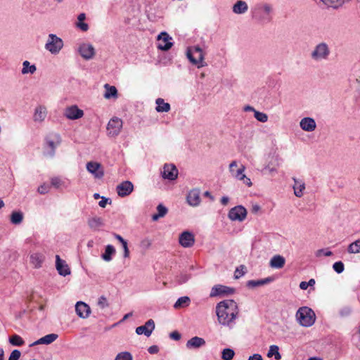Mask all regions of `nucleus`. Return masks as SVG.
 <instances>
[{
    "label": "nucleus",
    "mask_w": 360,
    "mask_h": 360,
    "mask_svg": "<svg viewBox=\"0 0 360 360\" xmlns=\"http://www.w3.org/2000/svg\"><path fill=\"white\" fill-rule=\"evenodd\" d=\"M295 316L299 323L304 327L311 326L316 320L314 311L308 307H302L299 308Z\"/></svg>",
    "instance_id": "nucleus-3"
},
{
    "label": "nucleus",
    "mask_w": 360,
    "mask_h": 360,
    "mask_svg": "<svg viewBox=\"0 0 360 360\" xmlns=\"http://www.w3.org/2000/svg\"><path fill=\"white\" fill-rule=\"evenodd\" d=\"M200 191L198 188L190 191L187 195L186 200L188 203L193 207L198 206L200 202Z\"/></svg>",
    "instance_id": "nucleus-20"
},
{
    "label": "nucleus",
    "mask_w": 360,
    "mask_h": 360,
    "mask_svg": "<svg viewBox=\"0 0 360 360\" xmlns=\"http://www.w3.org/2000/svg\"><path fill=\"white\" fill-rule=\"evenodd\" d=\"M46 117V108L44 106L39 105L35 108L34 113V120L35 122H42Z\"/></svg>",
    "instance_id": "nucleus-29"
},
{
    "label": "nucleus",
    "mask_w": 360,
    "mask_h": 360,
    "mask_svg": "<svg viewBox=\"0 0 360 360\" xmlns=\"http://www.w3.org/2000/svg\"><path fill=\"white\" fill-rule=\"evenodd\" d=\"M64 115L68 119L75 120L81 118L84 115V112L77 105H72L65 109Z\"/></svg>",
    "instance_id": "nucleus-16"
},
{
    "label": "nucleus",
    "mask_w": 360,
    "mask_h": 360,
    "mask_svg": "<svg viewBox=\"0 0 360 360\" xmlns=\"http://www.w3.org/2000/svg\"><path fill=\"white\" fill-rule=\"evenodd\" d=\"M51 184L55 188H58L61 184V180L58 177H53L51 180Z\"/></svg>",
    "instance_id": "nucleus-59"
},
{
    "label": "nucleus",
    "mask_w": 360,
    "mask_h": 360,
    "mask_svg": "<svg viewBox=\"0 0 360 360\" xmlns=\"http://www.w3.org/2000/svg\"><path fill=\"white\" fill-rule=\"evenodd\" d=\"M63 47V39L54 34H49L45 49L52 54H57Z\"/></svg>",
    "instance_id": "nucleus-5"
},
{
    "label": "nucleus",
    "mask_w": 360,
    "mask_h": 360,
    "mask_svg": "<svg viewBox=\"0 0 360 360\" xmlns=\"http://www.w3.org/2000/svg\"><path fill=\"white\" fill-rule=\"evenodd\" d=\"M24 218L21 211H13L11 214V222L13 224L18 225L22 223Z\"/></svg>",
    "instance_id": "nucleus-35"
},
{
    "label": "nucleus",
    "mask_w": 360,
    "mask_h": 360,
    "mask_svg": "<svg viewBox=\"0 0 360 360\" xmlns=\"http://www.w3.org/2000/svg\"><path fill=\"white\" fill-rule=\"evenodd\" d=\"M122 127V120L117 117L110 120L107 126L108 136L111 137L117 136Z\"/></svg>",
    "instance_id": "nucleus-9"
},
{
    "label": "nucleus",
    "mask_w": 360,
    "mask_h": 360,
    "mask_svg": "<svg viewBox=\"0 0 360 360\" xmlns=\"http://www.w3.org/2000/svg\"><path fill=\"white\" fill-rule=\"evenodd\" d=\"M50 186L48 184H44L38 188V192L40 194H46L49 192Z\"/></svg>",
    "instance_id": "nucleus-56"
},
{
    "label": "nucleus",
    "mask_w": 360,
    "mask_h": 360,
    "mask_svg": "<svg viewBox=\"0 0 360 360\" xmlns=\"http://www.w3.org/2000/svg\"><path fill=\"white\" fill-rule=\"evenodd\" d=\"M75 311L79 317L86 319L89 317L91 309L85 302L79 301L75 304Z\"/></svg>",
    "instance_id": "nucleus-19"
},
{
    "label": "nucleus",
    "mask_w": 360,
    "mask_h": 360,
    "mask_svg": "<svg viewBox=\"0 0 360 360\" xmlns=\"http://www.w3.org/2000/svg\"><path fill=\"white\" fill-rule=\"evenodd\" d=\"M235 292V289L223 285H216L212 287L210 292V297H217L220 295H229Z\"/></svg>",
    "instance_id": "nucleus-11"
},
{
    "label": "nucleus",
    "mask_w": 360,
    "mask_h": 360,
    "mask_svg": "<svg viewBox=\"0 0 360 360\" xmlns=\"http://www.w3.org/2000/svg\"><path fill=\"white\" fill-rule=\"evenodd\" d=\"M115 360H133V356L129 352H121L116 355Z\"/></svg>",
    "instance_id": "nucleus-44"
},
{
    "label": "nucleus",
    "mask_w": 360,
    "mask_h": 360,
    "mask_svg": "<svg viewBox=\"0 0 360 360\" xmlns=\"http://www.w3.org/2000/svg\"><path fill=\"white\" fill-rule=\"evenodd\" d=\"M245 266L244 265H240L237 267L234 273V278L238 279L243 276L245 274Z\"/></svg>",
    "instance_id": "nucleus-49"
},
{
    "label": "nucleus",
    "mask_w": 360,
    "mask_h": 360,
    "mask_svg": "<svg viewBox=\"0 0 360 360\" xmlns=\"http://www.w3.org/2000/svg\"><path fill=\"white\" fill-rule=\"evenodd\" d=\"M134 190V185L130 181H124L116 187L117 195L120 197H126L130 195Z\"/></svg>",
    "instance_id": "nucleus-13"
},
{
    "label": "nucleus",
    "mask_w": 360,
    "mask_h": 360,
    "mask_svg": "<svg viewBox=\"0 0 360 360\" xmlns=\"http://www.w3.org/2000/svg\"><path fill=\"white\" fill-rule=\"evenodd\" d=\"M179 242L184 248H191L195 243L194 235L188 231H185L180 234Z\"/></svg>",
    "instance_id": "nucleus-14"
},
{
    "label": "nucleus",
    "mask_w": 360,
    "mask_h": 360,
    "mask_svg": "<svg viewBox=\"0 0 360 360\" xmlns=\"http://www.w3.org/2000/svg\"><path fill=\"white\" fill-rule=\"evenodd\" d=\"M191 300L188 296H183L179 297L175 304L174 307L175 309H179L188 306L190 304Z\"/></svg>",
    "instance_id": "nucleus-39"
},
{
    "label": "nucleus",
    "mask_w": 360,
    "mask_h": 360,
    "mask_svg": "<svg viewBox=\"0 0 360 360\" xmlns=\"http://www.w3.org/2000/svg\"><path fill=\"white\" fill-rule=\"evenodd\" d=\"M235 355V352L233 349L225 348L221 351V359L223 360H232Z\"/></svg>",
    "instance_id": "nucleus-42"
},
{
    "label": "nucleus",
    "mask_w": 360,
    "mask_h": 360,
    "mask_svg": "<svg viewBox=\"0 0 360 360\" xmlns=\"http://www.w3.org/2000/svg\"><path fill=\"white\" fill-rule=\"evenodd\" d=\"M191 276L189 274H181L179 275H178L176 278V282L179 284V285H181L183 283H186L189 279H190Z\"/></svg>",
    "instance_id": "nucleus-46"
},
{
    "label": "nucleus",
    "mask_w": 360,
    "mask_h": 360,
    "mask_svg": "<svg viewBox=\"0 0 360 360\" xmlns=\"http://www.w3.org/2000/svg\"><path fill=\"white\" fill-rule=\"evenodd\" d=\"M79 53L85 60L91 59L95 54V49L90 44H82L79 47Z\"/></svg>",
    "instance_id": "nucleus-18"
},
{
    "label": "nucleus",
    "mask_w": 360,
    "mask_h": 360,
    "mask_svg": "<svg viewBox=\"0 0 360 360\" xmlns=\"http://www.w3.org/2000/svg\"><path fill=\"white\" fill-rule=\"evenodd\" d=\"M229 201V197L227 196H223L221 198V203L223 205H226L228 204Z\"/></svg>",
    "instance_id": "nucleus-64"
},
{
    "label": "nucleus",
    "mask_w": 360,
    "mask_h": 360,
    "mask_svg": "<svg viewBox=\"0 0 360 360\" xmlns=\"http://www.w3.org/2000/svg\"><path fill=\"white\" fill-rule=\"evenodd\" d=\"M292 179L294 181V184L292 186L294 193L297 197L301 198L303 195V191L305 189V184L301 179H298L295 177H293Z\"/></svg>",
    "instance_id": "nucleus-25"
},
{
    "label": "nucleus",
    "mask_w": 360,
    "mask_h": 360,
    "mask_svg": "<svg viewBox=\"0 0 360 360\" xmlns=\"http://www.w3.org/2000/svg\"><path fill=\"white\" fill-rule=\"evenodd\" d=\"M237 167V162L236 161H233L229 165V170L231 174L234 172L233 167Z\"/></svg>",
    "instance_id": "nucleus-62"
},
{
    "label": "nucleus",
    "mask_w": 360,
    "mask_h": 360,
    "mask_svg": "<svg viewBox=\"0 0 360 360\" xmlns=\"http://www.w3.org/2000/svg\"><path fill=\"white\" fill-rule=\"evenodd\" d=\"M255 117L261 122H266L268 120V116L266 113L257 110L255 111Z\"/></svg>",
    "instance_id": "nucleus-48"
},
{
    "label": "nucleus",
    "mask_w": 360,
    "mask_h": 360,
    "mask_svg": "<svg viewBox=\"0 0 360 360\" xmlns=\"http://www.w3.org/2000/svg\"><path fill=\"white\" fill-rule=\"evenodd\" d=\"M247 216V210L243 205H236L231 208L228 214V217L231 221H243Z\"/></svg>",
    "instance_id": "nucleus-8"
},
{
    "label": "nucleus",
    "mask_w": 360,
    "mask_h": 360,
    "mask_svg": "<svg viewBox=\"0 0 360 360\" xmlns=\"http://www.w3.org/2000/svg\"><path fill=\"white\" fill-rule=\"evenodd\" d=\"M178 176V169L173 164H165L162 172V177L165 179L174 181Z\"/></svg>",
    "instance_id": "nucleus-12"
},
{
    "label": "nucleus",
    "mask_w": 360,
    "mask_h": 360,
    "mask_svg": "<svg viewBox=\"0 0 360 360\" xmlns=\"http://www.w3.org/2000/svg\"><path fill=\"white\" fill-rule=\"evenodd\" d=\"M333 255V252L328 248H324L319 250L316 252L317 257H321L322 255L328 257Z\"/></svg>",
    "instance_id": "nucleus-52"
},
{
    "label": "nucleus",
    "mask_w": 360,
    "mask_h": 360,
    "mask_svg": "<svg viewBox=\"0 0 360 360\" xmlns=\"http://www.w3.org/2000/svg\"><path fill=\"white\" fill-rule=\"evenodd\" d=\"M300 126L302 130L311 132L315 130L316 124L314 118L306 117L301 120Z\"/></svg>",
    "instance_id": "nucleus-21"
},
{
    "label": "nucleus",
    "mask_w": 360,
    "mask_h": 360,
    "mask_svg": "<svg viewBox=\"0 0 360 360\" xmlns=\"http://www.w3.org/2000/svg\"><path fill=\"white\" fill-rule=\"evenodd\" d=\"M248 360H264L262 355L259 354H254L248 357Z\"/></svg>",
    "instance_id": "nucleus-61"
},
{
    "label": "nucleus",
    "mask_w": 360,
    "mask_h": 360,
    "mask_svg": "<svg viewBox=\"0 0 360 360\" xmlns=\"http://www.w3.org/2000/svg\"><path fill=\"white\" fill-rule=\"evenodd\" d=\"M155 329V322L153 319L148 320L144 325L136 328L137 335H145L146 337L150 336Z\"/></svg>",
    "instance_id": "nucleus-15"
},
{
    "label": "nucleus",
    "mask_w": 360,
    "mask_h": 360,
    "mask_svg": "<svg viewBox=\"0 0 360 360\" xmlns=\"http://www.w3.org/2000/svg\"><path fill=\"white\" fill-rule=\"evenodd\" d=\"M248 10V4L243 0L237 1L232 7V11L236 14H243Z\"/></svg>",
    "instance_id": "nucleus-26"
},
{
    "label": "nucleus",
    "mask_w": 360,
    "mask_h": 360,
    "mask_svg": "<svg viewBox=\"0 0 360 360\" xmlns=\"http://www.w3.org/2000/svg\"><path fill=\"white\" fill-rule=\"evenodd\" d=\"M115 254V248L112 245L105 246V252L101 255V258L105 262H110L112 259V255Z\"/></svg>",
    "instance_id": "nucleus-33"
},
{
    "label": "nucleus",
    "mask_w": 360,
    "mask_h": 360,
    "mask_svg": "<svg viewBox=\"0 0 360 360\" xmlns=\"http://www.w3.org/2000/svg\"><path fill=\"white\" fill-rule=\"evenodd\" d=\"M315 283L316 282H315V280L314 278L309 279L307 282V281H302L300 283V288L302 290H307L308 288V287L314 286L315 285Z\"/></svg>",
    "instance_id": "nucleus-50"
},
{
    "label": "nucleus",
    "mask_w": 360,
    "mask_h": 360,
    "mask_svg": "<svg viewBox=\"0 0 360 360\" xmlns=\"http://www.w3.org/2000/svg\"><path fill=\"white\" fill-rule=\"evenodd\" d=\"M157 105L155 110L158 112H167L170 110V104L165 102L163 98H158L155 101Z\"/></svg>",
    "instance_id": "nucleus-30"
},
{
    "label": "nucleus",
    "mask_w": 360,
    "mask_h": 360,
    "mask_svg": "<svg viewBox=\"0 0 360 360\" xmlns=\"http://www.w3.org/2000/svg\"><path fill=\"white\" fill-rule=\"evenodd\" d=\"M285 263V258L279 255H274L269 262V266L274 269H281Z\"/></svg>",
    "instance_id": "nucleus-27"
},
{
    "label": "nucleus",
    "mask_w": 360,
    "mask_h": 360,
    "mask_svg": "<svg viewBox=\"0 0 360 360\" xmlns=\"http://www.w3.org/2000/svg\"><path fill=\"white\" fill-rule=\"evenodd\" d=\"M111 202H112V200L110 198L102 196L101 200L98 202V205L101 207L104 208V207H105L107 204H111Z\"/></svg>",
    "instance_id": "nucleus-55"
},
{
    "label": "nucleus",
    "mask_w": 360,
    "mask_h": 360,
    "mask_svg": "<svg viewBox=\"0 0 360 360\" xmlns=\"http://www.w3.org/2000/svg\"><path fill=\"white\" fill-rule=\"evenodd\" d=\"M85 19L86 14L82 13L77 16V22H76V27L83 32H86L89 30L88 24L84 22Z\"/></svg>",
    "instance_id": "nucleus-34"
},
{
    "label": "nucleus",
    "mask_w": 360,
    "mask_h": 360,
    "mask_svg": "<svg viewBox=\"0 0 360 360\" xmlns=\"http://www.w3.org/2000/svg\"><path fill=\"white\" fill-rule=\"evenodd\" d=\"M279 160L276 157L274 162H269L263 169V171H267L271 175L274 176L277 172V167L279 166Z\"/></svg>",
    "instance_id": "nucleus-32"
},
{
    "label": "nucleus",
    "mask_w": 360,
    "mask_h": 360,
    "mask_svg": "<svg viewBox=\"0 0 360 360\" xmlns=\"http://www.w3.org/2000/svg\"><path fill=\"white\" fill-rule=\"evenodd\" d=\"M274 281L272 277H267L259 280H250L247 282L246 286L250 288L259 287L263 285L268 284Z\"/></svg>",
    "instance_id": "nucleus-28"
},
{
    "label": "nucleus",
    "mask_w": 360,
    "mask_h": 360,
    "mask_svg": "<svg viewBox=\"0 0 360 360\" xmlns=\"http://www.w3.org/2000/svg\"><path fill=\"white\" fill-rule=\"evenodd\" d=\"M58 337V335L55 333L48 334L32 343L30 347H33L37 345H49L53 342Z\"/></svg>",
    "instance_id": "nucleus-23"
},
{
    "label": "nucleus",
    "mask_w": 360,
    "mask_h": 360,
    "mask_svg": "<svg viewBox=\"0 0 360 360\" xmlns=\"http://www.w3.org/2000/svg\"><path fill=\"white\" fill-rule=\"evenodd\" d=\"M272 7L268 4H257L252 9V18L259 23L265 24L271 20Z\"/></svg>",
    "instance_id": "nucleus-2"
},
{
    "label": "nucleus",
    "mask_w": 360,
    "mask_h": 360,
    "mask_svg": "<svg viewBox=\"0 0 360 360\" xmlns=\"http://www.w3.org/2000/svg\"><path fill=\"white\" fill-rule=\"evenodd\" d=\"M141 244L142 245L148 248L151 245V241L149 239L146 238L142 240Z\"/></svg>",
    "instance_id": "nucleus-63"
},
{
    "label": "nucleus",
    "mask_w": 360,
    "mask_h": 360,
    "mask_svg": "<svg viewBox=\"0 0 360 360\" xmlns=\"http://www.w3.org/2000/svg\"><path fill=\"white\" fill-rule=\"evenodd\" d=\"M148 352L150 354H157L159 352V347L158 345H152L148 348Z\"/></svg>",
    "instance_id": "nucleus-60"
},
{
    "label": "nucleus",
    "mask_w": 360,
    "mask_h": 360,
    "mask_svg": "<svg viewBox=\"0 0 360 360\" xmlns=\"http://www.w3.org/2000/svg\"><path fill=\"white\" fill-rule=\"evenodd\" d=\"M11 345L13 346L20 347L25 344L24 340L18 335H11L8 340Z\"/></svg>",
    "instance_id": "nucleus-40"
},
{
    "label": "nucleus",
    "mask_w": 360,
    "mask_h": 360,
    "mask_svg": "<svg viewBox=\"0 0 360 360\" xmlns=\"http://www.w3.org/2000/svg\"><path fill=\"white\" fill-rule=\"evenodd\" d=\"M169 338L174 340H179L181 338V335L176 330L169 333Z\"/></svg>",
    "instance_id": "nucleus-58"
},
{
    "label": "nucleus",
    "mask_w": 360,
    "mask_h": 360,
    "mask_svg": "<svg viewBox=\"0 0 360 360\" xmlns=\"http://www.w3.org/2000/svg\"><path fill=\"white\" fill-rule=\"evenodd\" d=\"M122 246L124 250V257L127 258L129 257V250L128 248V243L127 241L125 240L122 243Z\"/></svg>",
    "instance_id": "nucleus-57"
},
{
    "label": "nucleus",
    "mask_w": 360,
    "mask_h": 360,
    "mask_svg": "<svg viewBox=\"0 0 360 360\" xmlns=\"http://www.w3.org/2000/svg\"><path fill=\"white\" fill-rule=\"evenodd\" d=\"M101 165L94 162H89L86 164V169L87 171L94 174L96 178H101L103 176V171L100 170Z\"/></svg>",
    "instance_id": "nucleus-22"
},
{
    "label": "nucleus",
    "mask_w": 360,
    "mask_h": 360,
    "mask_svg": "<svg viewBox=\"0 0 360 360\" xmlns=\"http://www.w3.org/2000/svg\"><path fill=\"white\" fill-rule=\"evenodd\" d=\"M347 250L350 253L360 252V240H356L354 243H352L348 246Z\"/></svg>",
    "instance_id": "nucleus-43"
},
{
    "label": "nucleus",
    "mask_w": 360,
    "mask_h": 360,
    "mask_svg": "<svg viewBox=\"0 0 360 360\" xmlns=\"http://www.w3.org/2000/svg\"><path fill=\"white\" fill-rule=\"evenodd\" d=\"M205 340L202 338L195 336L186 342V347L188 349H198L205 345Z\"/></svg>",
    "instance_id": "nucleus-24"
},
{
    "label": "nucleus",
    "mask_w": 360,
    "mask_h": 360,
    "mask_svg": "<svg viewBox=\"0 0 360 360\" xmlns=\"http://www.w3.org/2000/svg\"><path fill=\"white\" fill-rule=\"evenodd\" d=\"M157 39L159 41L158 48L160 50L168 51L173 46L172 38L166 32H162Z\"/></svg>",
    "instance_id": "nucleus-10"
},
{
    "label": "nucleus",
    "mask_w": 360,
    "mask_h": 360,
    "mask_svg": "<svg viewBox=\"0 0 360 360\" xmlns=\"http://www.w3.org/2000/svg\"><path fill=\"white\" fill-rule=\"evenodd\" d=\"M103 224L102 218L98 217H92L89 219L88 225L92 229H97L98 227Z\"/></svg>",
    "instance_id": "nucleus-38"
},
{
    "label": "nucleus",
    "mask_w": 360,
    "mask_h": 360,
    "mask_svg": "<svg viewBox=\"0 0 360 360\" xmlns=\"http://www.w3.org/2000/svg\"><path fill=\"white\" fill-rule=\"evenodd\" d=\"M45 140L50 150L45 152L44 155L53 158L55 155L56 147L61 143L60 136L58 134H53L46 136Z\"/></svg>",
    "instance_id": "nucleus-7"
},
{
    "label": "nucleus",
    "mask_w": 360,
    "mask_h": 360,
    "mask_svg": "<svg viewBox=\"0 0 360 360\" xmlns=\"http://www.w3.org/2000/svg\"><path fill=\"white\" fill-rule=\"evenodd\" d=\"M98 305L101 309H104V308L107 307L108 306V301H107L106 297H104V296H101V297L98 298Z\"/></svg>",
    "instance_id": "nucleus-53"
},
{
    "label": "nucleus",
    "mask_w": 360,
    "mask_h": 360,
    "mask_svg": "<svg viewBox=\"0 0 360 360\" xmlns=\"http://www.w3.org/2000/svg\"><path fill=\"white\" fill-rule=\"evenodd\" d=\"M56 267L60 276H66L71 273L70 269L66 262L60 259L59 255L56 256Z\"/></svg>",
    "instance_id": "nucleus-17"
},
{
    "label": "nucleus",
    "mask_w": 360,
    "mask_h": 360,
    "mask_svg": "<svg viewBox=\"0 0 360 360\" xmlns=\"http://www.w3.org/2000/svg\"><path fill=\"white\" fill-rule=\"evenodd\" d=\"M352 313V309L350 307H344L339 311V316L342 319H347L351 316Z\"/></svg>",
    "instance_id": "nucleus-45"
},
{
    "label": "nucleus",
    "mask_w": 360,
    "mask_h": 360,
    "mask_svg": "<svg viewBox=\"0 0 360 360\" xmlns=\"http://www.w3.org/2000/svg\"><path fill=\"white\" fill-rule=\"evenodd\" d=\"M104 87L105 89V92L104 94V97L105 98L109 99L113 97H117V90L115 86L105 84Z\"/></svg>",
    "instance_id": "nucleus-36"
},
{
    "label": "nucleus",
    "mask_w": 360,
    "mask_h": 360,
    "mask_svg": "<svg viewBox=\"0 0 360 360\" xmlns=\"http://www.w3.org/2000/svg\"><path fill=\"white\" fill-rule=\"evenodd\" d=\"M216 314L221 325L232 328L238 314V304L233 300H223L217 304Z\"/></svg>",
    "instance_id": "nucleus-1"
},
{
    "label": "nucleus",
    "mask_w": 360,
    "mask_h": 360,
    "mask_svg": "<svg viewBox=\"0 0 360 360\" xmlns=\"http://www.w3.org/2000/svg\"><path fill=\"white\" fill-rule=\"evenodd\" d=\"M267 356L269 358L274 356L276 360L281 359V354L279 352L278 346L276 345H271L267 353Z\"/></svg>",
    "instance_id": "nucleus-37"
},
{
    "label": "nucleus",
    "mask_w": 360,
    "mask_h": 360,
    "mask_svg": "<svg viewBox=\"0 0 360 360\" xmlns=\"http://www.w3.org/2000/svg\"><path fill=\"white\" fill-rule=\"evenodd\" d=\"M44 260V256L41 253H33L30 256V262L37 269L40 268Z\"/></svg>",
    "instance_id": "nucleus-31"
},
{
    "label": "nucleus",
    "mask_w": 360,
    "mask_h": 360,
    "mask_svg": "<svg viewBox=\"0 0 360 360\" xmlns=\"http://www.w3.org/2000/svg\"><path fill=\"white\" fill-rule=\"evenodd\" d=\"M21 353L18 349H14L11 353L8 360H18L20 357Z\"/></svg>",
    "instance_id": "nucleus-54"
},
{
    "label": "nucleus",
    "mask_w": 360,
    "mask_h": 360,
    "mask_svg": "<svg viewBox=\"0 0 360 360\" xmlns=\"http://www.w3.org/2000/svg\"><path fill=\"white\" fill-rule=\"evenodd\" d=\"M157 211L159 216L163 217L167 214L168 210L165 205L160 203L157 206Z\"/></svg>",
    "instance_id": "nucleus-51"
},
{
    "label": "nucleus",
    "mask_w": 360,
    "mask_h": 360,
    "mask_svg": "<svg viewBox=\"0 0 360 360\" xmlns=\"http://www.w3.org/2000/svg\"><path fill=\"white\" fill-rule=\"evenodd\" d=\"M186 56L189 61L196 65L198 68H202L207 65L204 62L205 55L203 51L199 46L188 49Z\"/></svg>",
    "instance_id": "nucleus-4"
},
{
    "label": "nucleus",
    "mask_w": 360,
    "mask_h": 360,
    "mask_svg": "<svg viewBox=\"0 0 360 360\" xmlns=\"http://www.w3.org/2000/svg\"><path fill=\"white\" fill-rule=\"evenodd\" d=\"M330 54V50L328 45L321 42L317 44L313 51L311 53V58L315 61H320L328 59Z\"/></svg>",
    "instance_id": "nucleus-6"
},
{
    "label": "nucleus",
    "mask_w": 360,
    "mask_h": 360,
    "mask_svg": "<svg viewBox=\"0 0 360 360\" xmlns=\"http://www.w3.org/2000/svg\"><path fill=\"white\" fill-rule=\"evenodd\" d=\"M22 66V73L23 75L27 73L33 74L37 70L36 66L34 65H30V62L27 60L23 62Z\"/></svg>",
    "instance_id": "nucleus-41"
},
{
    "label": "nucleus",
    "mask_w": 360,
    "mask_h": 360,
    "mask_svg": "<svg viewBox=\"0 0 360 360\" xmlns=\"http://www.w3.org/2000/svg\"><path fill=\"white\" fill-rule=\"evenodd\" d=\"M245 169V167L244 165H241L240 168H239L235 174L233 173L232 175L238 180L245 179V174H243Z\"/></svg>",
    "instance_id": "nucleus-47"
}]
</instances>
